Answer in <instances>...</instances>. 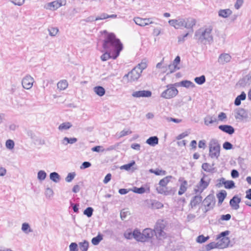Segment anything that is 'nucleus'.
I'll use <instances>...</instances> for the list:
<instances>
[{"instance_id":"nucleus-1","label":"nucleus","mask_w":251,"mask_h":251,"mask_svg":"<svg viewBox=\"0 0 251 251\" xmlns=\"http://www.w3.org/2000/svg\"><path fill=\"white\" fill-rule=\"evenodd\" d=\"M103 32L106 33L102 44V48L105 52L100 56V59L103 61L110 58L115 59L123 50V45L114 33H108L106 30Z\"/></svg>"},{"instance_id":"nucleus-2","label":"nucleus","mask_w":251,"mask_h":251,"mask_svg":"<svg viewBox=\"0 0 251 251\" xmlns=\"http://www.w3.org/2000/svg\"><path fill=\"white\" fill-rule=\"evenodd\" d=\"M212 31V27L211 26L200 28L196 31L195 38L199 43L204 45L210 44L213 41Z\"/></svg>"},{"instance_id":"nucleus-3","label":"nucleus","mask_w":251,"mask_h":251,"mask_svg":"<svg viewBox=\"0 0 251 251\" xmlns=\"http://www.w3.org/2000/svg\"><path fill=\"white\" fill-rule=\"evenodd\" d=\"M177 83L174 84H168L166 86L167 89L164 91L161 94V97L166 99H169L176 96L178 91L175 86H178Z\"/></svg>"},{"instance_id":"nucleus-4","label":"nucleus","mask_w":251,"mask_h":251,"mask_svg":"<svg viewBox=\"0 0 251 251\" xmlns=\"http://www.w3.org/2000/svg\"><path fill=\"white\" fill-rule=\"evenodd\" d=\"M209 156L211 158H218L220 155V145L216 139H212L209 144Z\"/></svg>"},{"instance_id":"nucleus-5","label":"nucleus","mask_w":251,"mask_h":251,"mask_svg":"<svg viewBox=\"0 0 251 251\" xmlns=\"http://www.w3.org/2000/svg\"><path fill=\"white\" fill-rule=\"evenodd\" d=\"M165 227V226L162 222L158 221L155 225L153 230L154 231V235L158 240L166 238V233L164 231Z\"/></svg>"},{"instance_id":"nucleus-6","label":"nucleus","mask_w":251,"mask_h":251,"mask_svg":"<svg viewBox=\"0 0 251 251\" xmlns=\"http://www.w3.org/2000/svg\"><path fill=\"white\" fill-rule=\"evenodd\" d=\"M141 74V71L138 68L135 67L127 74L125 75L124 77H127L130 81H134L139 78Z\"/></svg>"},{"instance_id":"nucleus-7","label":"nucleus","mask_w":251,"mask_h":251,"mask_svg":"<svg viewBox=\"0 0 251 251\" xmlns=\"http://www.w3.org/2000/svg\"><path fill=\"white\" fill-rule=\"evenodd\" d=\"M210 178H207L206 179H204L203 178H201L200 181L196 186V188L194 189V192L195 193H200L201 194L203 191L209 185L210 182Z\"/></svg>"},{"instance_id":"nucleus-8","label":"nucleus","mask_w":251,"mask_h":251,"mask_svg":"<svg viewBox=\"0 0 251 251\" xmlns=\"http://www.w3.org/2000/svg\"><path fill=\"white\" fill-rule=\"evenodd\" d=\"M216 203L215 198L213 194H209L203 201L202 204L205 207L213 209Z\"/></svg>"},{"instance_id":"nucleus-9","label":"nucleus","mask_w":251,"mask_h":251,"mask_svg":"<svg viewBox=\"0 0 251 251\" xmlns=\"http://www.w3.org/2000/svg\"><path fill=\"white\" fill-rule=\"evenodd\" d=\"M33 82V78L29 75H27L23 78L22 84L23 88L26 89H29L32 87Z\"/></svg>"},{"instance_id":"nucleus-10","label":"nucleus","mask_w":251,"mask_h":251,"mask_svg":"<svg viewBox=\"0 0 251 251\" xmlns=\"http://www.w3.org/2000/svg\"><path fill=\"white\" fill-rule=\"evenodd\" d=\"M184 19H173L169 21V24L176 29L184 27Z\"/></svg>"},{"instance_id":"nucleus-11","label":"nucleus","mask_w":251,"mask_h":251,"mask_svg":"<svg viewBox=\"0 0 251 251\" xmlns=\"http://www.w3.org/2000/svg\"><path fill=\"white\" fill-rule=\"evenodd\" d=\"M235 118L236 119L242 120L248 117V113L244 108H239L235 110Z\"/></svg>"},{"instance_id":"nucleus-12","label":"nucleus","mask_w":251,"mask_h":251,"mask_svg":"<svg viewBox=\"0 0 251 251\" xmlns=\"http://www.w3.org/2000/svg\"><path fill=\"white\" fill-rule=\"evenodd\" d=\"M231 56L228 53H221L218 59V63L221 65H224L230 61Z\"/></svg>"},{"instance_id":"nucleus-13","label":"nucleus","mask_w":251,"mask_h":251,"mask_svg":"<svg viewBox=\"0 0 251 251\" xmlns=\"http://www.w3.org/2000/svg\"><path fill=\"white\" fill-rule=\"evenodd\" d=\"M151 92L149 90H141L135 91L132 94V96L135 98L150 97L151 96Z\"/></svg>"},{"instance_id":"nucleus-14","label":"nucleus","mask_w":251,"mask_h":251,"mask_svg":"<svg viewBox=\"0 0 251 251\" xmlns=\"http://www.w3.org/2000/svg\"><path fill=\"white\" fill-rule=\"evenodd\" d=\"M156 190L158 193L160 194H163L167 196L171 194H174L175 192L174 188H171L169 189L168 187L159 186L156 188Z\"/></svg>"},{"instance_id":"nucleus-15","label":"nucleus","mask_w":251,"mask_h":251,"mask_svg":"<svg viewBox=\"0 0 251 251\" xmlns=\"http://www.w3.org/2000/svg\"><path fill=\"white\" fill-rule=\"evenodd\" d=\"M241 201V199L238 195L234 196L229 201V204L232 208L235 210H237L239 208V203Z\"/></svg>"},{"instance_id":"nucleus-16","label":"nucleus","mask_w":251,"mask_h":251,"mask_svg":"<svg viewBox=\"0 0 251 251\" xmlns=\"http://www.w3.org/2000/svg\"><path fill=\"white\" fill-rule=\"evenodd\" d=\"M218 127L222 131L229 135L233 134L235 132L234 127L230 125H223L219 126Z\"/></svg>"},{"instance_id":"nucleus-17","label":"nucleus","mask_w":251,"mask_h":251,"mask_svg":"<svg viewBox=\"0 0 251 251\" xmlns=\"http://www.w3.org/2000/svg\"><path fill=\"white\" fill-rule=\"evenodd\" d=\"M184 27L187 29H191L192 31H193V27L196 25V21L192 18H188L184 19Z\"/></svg>"},{"instance_id":"nucleus-18","label":"nucleus","mask_w":251,"mask_h":251,"mask_svg":"<svg viewBox=\"0 0 251 251\" xmlns=\"http://www.w3.org/2000/svg\"><path fill=\"white\" fill-rule=\"evenodd\" d=\"M218 239L219 240L217 243L219 245V249L225 248L228 247L229 244L230 240L228 237H223Z\"/></svg>"},{"instance_id":"nucleus-19","label":"nucleus","mask_w":251,"mask_h":251,"mask_svg":"<svg viewBox=\"0 0 251 251\" xmlns=\"http://www.w3.org/2000/svg\"><path fill=\"white\" fill-rule=\"evenodd\" d=\"M220 180L222 181V183H224L226 189H231L235 187V183L233 180H226L224 177H221Z\"/></svg>"},{"instance_id":"nucleus-20","label":"nucleus","mask_w":251,"mask_h":251,"mask_svg":"<svg viewBox=\"0 0 251 251\" xmlns=\"http://www.w3.org/2000/svg\"><path fill=\"white\" fill-rule=\"evenodd\" d=\"M202 197L199 195L193 197L190 201V205L192 208L196 206L202 201Z\"/></svg>"},{"instance_id":"nucleus-21","label":"nucleus","mask_w":251,"mask_h":251,"mask_svg":"<svg viewBox=\"0 0 251 251\" xmlns=\"http://www.w3.org/2000/svg\"><path fill=\"white\" fill-rule=\"evenodd\" d=\"M204 124L207 126L215 123L217 124L218 123L216 118L211 115H207L204 119Z\"/></svg>"},{"instance_id":"nucleus-22","label":"nucleus","mask_w":251,"mask_h":251,"mask_svg":"<svg viewBox=\"0 0 251 251\" xmlns=\"http://www.w3.org/2000/svg\"><path fill=\"white\" fill-rule=\"evenodd\" d=\"M201 168L205 172L211 174L215 173L217 172L216 168H212L210 164L208 163H203L201 165Z\"/></svg>"},{"instance_id":"nucleus-23","label":"nucleus","mask_w":251,"mask_h":251,"mask_svg":"<svg viewBox=\"0 0 251 251\" xmlns=\"http://www.w3.org/2000/svg\"><path fill=\"white\" fill-rule=\"evenodd\" d=\"M158 138L157 136H151L146 140V143L151 146L154 147L158 144Z\"/></svg>"},{"instance_id":"nucleus-24","label":"nucleus","mask_w":251,"mask_h":251,"mask_svg":"<svg viewBox=\"0 0 251 251\" xmlns=\"http://www.w3.org/2000/svg\"><path fill=\"white\" fill-rule=\"evenodd\" d=\"M143 236L148 240L151 239L154 235V231L150 228H147L143 231Z\"/></svg>"},{"instance_id":"nucleus-25","label":"nucleus","mask_w":251,"mask_h":251,"mask_svg":"<svg viewBox=\"0 0 251 251\" xmlns=\"http://www.w3.org/2000/svg\"><path fill=\"white\" fill-rule=\"evenodd\" d=\"M227 195L226 192L225 190H221L217 194V197L218 199V204L220 205L222 203Z\"/></svg>"},{"instance_id":"nucleus-26","label":"nucleus","mask_w":251,"mask_h":251,"mask_svg":"<svg viewBox=\"0 0 251 251\" xmlns=\"http://www.w3.org/2000/svg\"><path fill=\"white\" fill-rule=\"evenodd\" d=\"M232 14V11L230 9H221L218 12V15L223 18H227Z\"/></svg>"},{"instance_id":"nucleus-27","label":"nucleus","mask_w":251,"mask_h":251,"mask_svg":"<svg viewBox=\"0 0 251 251\" xmlns=\"http://www.w3.org/2000/svg\"><path fill=\"white\" fill-rule=\"evenodd\" d=\"M246 98V94L245 92H242L240 95L238 96L234 100V104L236 106H239L241 104V100H244Z\"/></svg>"},{"instance_id":"nucleus-28","label":"nucleus","mask_w":251,"mask_h":251,"mask_svg":"<svg viewBox=\"0 0 251 251\" xmlns=\"http://www.w3.org/2000/svg\"><path fill=\"white\" fill-rule=\"evenodd\" d=\"M50 178L55 183H58L61 180V176L58 173L54 172L50 174Z\"/></svg>"},{"instance_id":"nucleus-29","label":"nucleus","mask_w":251,"mask_h":251,"mask_svg":"<svg viewBox=\"0 0 251 251\" xmlns=\"http://www.w3.org/2000/svg\"><path fill=\"white\" fill-rule=\"evenodd\" d=\"M77 138L75 137L68 138L67 137H65L62 140L61 143L64 145H67L68 144H74L77 142Z\"/></svg>"},{"instance_id":"nucleus-30","label":"nucleus","mask_w":251,"mask_h":251,"mask_svg":"<svg viewBox=\"0 0 251 251\" xmlns=\"http://www.w3.org/2000/svg\"><path fill=\"white\" fill-rule=\"evenodd\" d=\"M179 86H181L182 87H184L187 88L189 87L194 88L195 86L194 83L189 80H182L179 83H178Z\"/></svg>"},{"instance_id":"nucleus-31","label":"nucleus","mask_w":251,"mask_h":251,"mask_svg":"<svg viewBox=\"0 0 251 251\" xmlns=\"http://www.w3.org/2000/svg\"><path fill=\"white\" fill-rule=\"evenodd\" d=\"M95 93L100 97L103 96L105 93L104 88L100 86H97L94 88Z\"/></svg>"},{"instance_id":"nucleus-32","label":"nucleus","mask_w":251,"mask_h":251,"mask_svg":"<svg viewBox=\"0 0 251 251\" xmlns=\"http://www.w3.org/2000/svg\"><path fill=\"white\" fill-rule=\"evenodd\" d=\"M172 178L173 176H168L164 177L159 181V185L162 187H167V185L170 181L171 179H172Z\"/></svg>"},{"instance_id":"nucleus-33","label":"nucleus","mask_w":251,"mask_h":251,"mask_svg":"<svg viewBox=\"0 0 251 251\" xmlns=\"http://www.w3.org/2000/svg\"><path fill=\"white\" fill-rule=\"evenodd\" d=\"M60 7L57 1H54L48 3L47 8L51 10H55Z\"/></svg>"},{"instance_id":"nucleus-34","label":"nucleus","mask_w":251,"mask_h":251,"mask_svg":"<svg viewBox=\"0 0 251 251\" xmlns=\"http://www.w3.org/2000/svg\"><path fill=\"white\" fill-rule=\"evenodd\" d=\"M187 181L184 180L180 184L179 190L178 192V195H182L187 190Z\"/></svg>"},{"instance_id":"nucleus-35","label":"nucleus","mask_w":251,"mask_h":251,"mask_svg":"<svg viewBox=\"0 0 251 251\" xmlns=\"http://www.w3.org/2000/svg\"><path fill=\"white\" fill-rule=\"evenodd\" d=\"M102 239V235L99 233L97 236L92 238L91 242L94 245H98Z\"/></svg>"},{"instance_id":"nucleus-36","label":"nucleus","mask_w":251,"mask_h":251,"mask_svg":"<svg viewBox=\"0 0 251 251\" xmlns=\"http://www.w3.org/2000/svg\"><path fill=\"white\" fill-rule=\"evenodd\" d=\"M72 126V125L70 122H65L60 124L58 127L60 130H67Z\"/></svg>"},{"instance_id":"nucleus-37","label":"nucleus","mask_w":251,"mask_h":251,"mask_svg":"<svg viewBox=\"0 0 251 251\" xmlns=\"http://www.w3.org/2000/svg\"><path fill=\"white\" fill-rule=\"evenodd\" d=\"M219 248L217 243L211 242L205 246L204 251H209L212 249Z\"/></svg>"},{"instance_id":"nucleus-38","label":"nucleus","mask_w":251,"mask_h":251,"mask_svg":"<svg viewBox=\"0 0 251 251\" xmlns=\"http://www.w3.org/2000/svg\"><path fill=\"white\" fill-rule=\"evenodd\" d=\"M22 230L26 234L33 231L32 229L30 227L29 225L26 223H24L22 224Z\"/></svg>"},{"instance_id":"nucleus-39","label":"nucleus","mask_w":251,"mask_h":251,"mask_svg":"<svg viewBox=\"0 0 251 251\" xmlns=\"http://www.w3.org/2000/svg\"><path fill=\"white\" fill-rule=\"evenodd\" d=\"M79 247L81 251H87L89 247V242L84 240L82 242L79 243Z\"/></svg>"},{"instance_id":"nucleus-40","label":"nucleus","mask_w":251,"mask_h":251,"mask_svg":"<svg viewBox=\"0 0 251 251\" xmlns=\"http://www.w3.org/2000/svg\"><path fill=\"white\" fill-rule=\"evenodd\" d=\"M151 202V208L153 209H159L163 207V205L160 202L156 200H152Z\"/></svg>"},{"instance_id":"nucleus-41","label":"nucleus","mask_w":251,"mask_h":251,"mask_svg":"<svg viewBox=\"0 0 251 251\" xmlns=\"http://www.w3.org/2000/svg\"><path fill=\"white\" fill-rule=\"evenodd\" d=\"M205 76L202 75L199 77H196L194 79L195 82L199 85H202L205 82Z\"/></svg>"},{"instance_id":"nucleus-42","label":"nucleus","mask_w":251,"mask_h":251,"mask_svg":"<svg viewBox=\"0 0 251 251\" xmlns=\"http://www.w3.org/2000/svg\"><path fill=\"white\" fill-rule=\"evenodd\" d=\"M68 86V82L66 80L60 81L57 83V87L60 90H64Z\"/></svg>"},{"instance_id":"nucleus-43","label":"nucleus","mask_w":251,"mask_h":251,"mask_svg":"<svg viewBox=\"0 0 251 251\" xmlns=\"http://www.w3.org/2000/svg\"><path fill=\"white\" fill-rule=\"evenodd\" d=\"M131 190L135 193L142 194L146 192L145 188L142 186L140 188L137 187H134Z\"/></svg>"},{"instance_id":"nucleus-44","label":"nucleus","mask_w":251,"mask_h":251,"mask_svg":"<svg viewBox=\"0 0 251 251\" xmlns=\"http://www.w3.org/2000/svg\"><path fill=\"white\" fill-rule=\"evenodd\" d=\"M134 21L135 24L141 26H145L147 24L145 23L144 19H142L139 17H136L134 19Z\"/></svg>"},{"instance_id":"nucleus-45","label":"nucleus","mask_w":251,"mask_h":251,"mask_svg":"<svg viewBox=\"0 0 251 251\" xmlns=\"http://www.w3.org/2000/svg\"><path fill=\"white\" fill-rule=\"evenodd\" d=\"M34 144H37L38 145H43L45 144V141L44 140L42 139L41 138L35 136V138H33L32 140Z\"/></svg>"},{"instance_id":"nucleus-46","label":"nucleus","mask_w":251,"mask_h":251,"mask_svg":"<svg viewBox=\"0 0 251 251\" xmlns=\"http://www.w3.org/2000/svg\"><path fill=\"white\" fill-rule=\"evenodd\" d=\"M47 177L46 173L43 170H40L38 172L37 178L40 181H43Z\"/></svg>"},{"instance_id":"nucleus-47","label":"nucleus","mask_w":251,"mask_h":251,"mask_svg":"<svg viewBox=\"0 0 251 251\" xmlns=\"http://www.w3.org/2000/svg\"><path fill=\"white\" fill-rule=\"evenodd\" d=\"M93 211L94 209L92 207H88L83 211V214L90 218L92 216Z\"/></svg>"},{"instance_id":"nucleus-48","label":"nucleus","mask_w":251,"mask_h":251,"mask_svg":"<svg viewBox=\"0 0 251 251\" xmlns=\"http://www.w3.org/2000/svg\"><path fill=\"white\" fill-rule=\"evenodd\" d=\"M135 164V162L134 160H132L130 163L122 166L120 168L122 170L124 169L125 170L128 171Z\"/></svg>"},{"instance_id":"nucleus-49","label":"nucleus","mask_w":251,"mask_h":251,"mask_svg":"<svg viewBox=\"0 0 251 251\" xmlns=\"http://www.w3.org/2000/svg\"><path fill=\"white\" fill-rule=\"evenodd\" d=\"M209 238V237L208 236L205 237L203 235H201L198 236L196 241L198 243H203L206 242L207 240H208Z\"/></svg>"},{"instance_id":"nucleus-50","label":"nucleus","mask_w":251,"mask_h":251,"mask_svg":"<svg viewBox=\"0 0 251 251\" xmlns=\"http://www.w3.org/2000/svg\"><path fill=\"white\" fill-rule=\"evenodd\" d=\"M76 176L75 172L70 173L65 178V181L67 182H71Z\"/></svg>"},{"instance_id":"nucleus-51","label":"nucleus","mask_w":251,"mask_h":251,"mask_svg":"<svg viewBox=\"0 0 251 251\" xmlns=\"http://www.w3.org/2000/svg\"><path fill=\"white\" fill-rule=\"evenodd\" d=\"M251 79H248V75H246V76L242 79L239 80L238 82V84L241 86H244L246 84L248 83V81L250 80Z\"/></svg>"},{"instance_id":"nucleus-52","label":"nucleus","mask_w":251,"mask_h":251,"mask_svg":"<svg viewBox=\"0 0 251 251\" xmlns=\"http://www.w3.org/2000/svg\"><path fill=\"white\" fill-rule=\"evenodd\" d=\"M14 145L15 144L14 141L11 139H8L6 141L5 146L8 149H13L14 147Z\"/></svg>"},{"instance_id":"nucleus-53","label":"nucleus","mask_w":251,"mask_h":251,"mask_svg":"<svg viewBox=\"0 0 251 251\" xmlns=\"http://www.w3.org/2000/svg\"><path fill=\"white\" fill-rule=\"evenodd\" d=\"M223 146V148L226 150H229L233 148V145L228 141L225 142Z\"/></svg>"},{"instance_id":"nucleus-54","label":"nucleus","mask_w":251,"mask_h":251,"mask_svg":"<svg viewBox=\"0 0 251 251\" xmlns=\"http://www.w3.org/2000/svg\"><path fill=\"white\" fill-rule=\"evenodd\" d=\"M169 69L170 70V73H173L176 70H179V68L177 66H176V64H170L168 66Z\"/></svg>"},{"instance_id":"nucleus-55","label":"nucleus","mask_w":251,"mask_h":251,"mask_svg":"<svg viewBox=\"0 0 251 251\" xmlns=\"http://www.w3.org/2000/svg\"><path fill=\"white\" fill-rule=\"evenodd\" d=\"M69 248L70 251H78V246L76 243L73 242L71 243Z\"/></svg>"},{"instance_id":"nucleus-56","label":"nucleus","mask_w":251,"mask_h":251,"mask_svg":"<svg viewBox=\"0 0 251 251\" xmlns=\"http://www.w3.org/2000/svg\"><path fill=\"white\" fill-rule=\"evenodd\" d=\"M9 1L14 5L18 6L22 5L25 2V0H9Z\"/></svg>"},{"instance_id":"nucleus-57","label":"nucleus","mask_w":251,"mask_h":251,"mask_svg":"<svg viewBox=\"0 0 251 251\" xmlns=\"http://www.w3.org/2000/svg\"><path fill=\"white\" fill-rule=\"evenodd\" d=\"M147 67V65L146 62H141L140 64H139L135 68H138L140 71H141V73L143 72V70L146 69Z\"/></svg>"},{"instance_id":"nucleus-58","label":"nucleus","mask_w":251,"mask_h":251,"mask_svg":"<svg viewBox=\"0 0 251 251\" xmlns=\"http://www.w3.org/2000/svg\"><path fill=\"white\" fill-rule=\"evenodd\" d=\"M53 192L52 189L50 188H47L45 191V195L47 197L50 198L53 196Z\"/></svg>"},{"instance_id":"nucleus-59","label":"nucleus","mask_w":251,"mask_h":251,"mask_svg":"<svg viewBox=\"0 0 251 251\" xmlns=\"http://www.w3.org/2000/svg\"><path fill=\"white\" fill-rule=\"evenodd\" d=\"M58 31V30L57 28L51 27L49 29V34L51 36H55L57 34Z\"/></svg>"},{"instance_id":"nucleus-60","label":"nucleus","mask_w":251,"mask_h":251,"mask_svg":"<svg viewBox=\"0 0 251 251\" xmlns=\"http://www.w3.org/2000/svg\"><path fill=\"white\" fill-rule=\"evenodd\" d=\"M244 3V0H236L234 4V7L236 9H239Z\"/></svg>"},{"instance_id":"nucleus-61","label":"nucleus","mask_w":251,"mask_h":251,"mask_svg":"<svg viewBox=\"0 0 251 251\" xmlns=\"http://www.w3.org/2000/svg\"><path fill=\"white\" fill-rule=\"evenodd\" d=\"M229 232H230L228 230L223 231L220 233V234L217 237V239H221V238L227 237L226 236L229 235Z\"/></svg>"},{"instance_id":"nucleus-62","label":"nucleus","mask_w":251,"mask_h":251,"mask_svg":"<svg viewBox=\"0 0 251 251\" xmlns=\"http://www.w3.org/2000/svg\"><path fill=\"white\" fill-rule=\"evenodd\" d=\"M91 166V163L88 161H85L82 163L80 166L81 169H85L90 167Z\"/></svg>"},{"instance_id":"nucleus-63","label":"nucleus","mask_w":251,"mask_h":251,"mask_svg":"<svg viewBox=\"0 0 251 251\" xmlns=\"http://www.w3.org/2000/svg\"><path fill=\"white\" fill-rule=\"evenodd\" d=\"M154 174L156 176L159 175H165L166 174V172L164 170H159V169H156L154 170Z\"/></svg>"},{"instance_id":"nucleus-64","label":"nucleus","mask_w":251,"mask_h":251,"mask_svg":"<svg viewBox=\"0 0 251 251\" xmlns=\"http://www.w3.org/2000/svg\"><path fill=\"white\" fill-rule=\"evenodd\" d=\"M141 233L138 230L135 229L132 232L133 237L137 241Z\"/></svg>"}]
</instances>
